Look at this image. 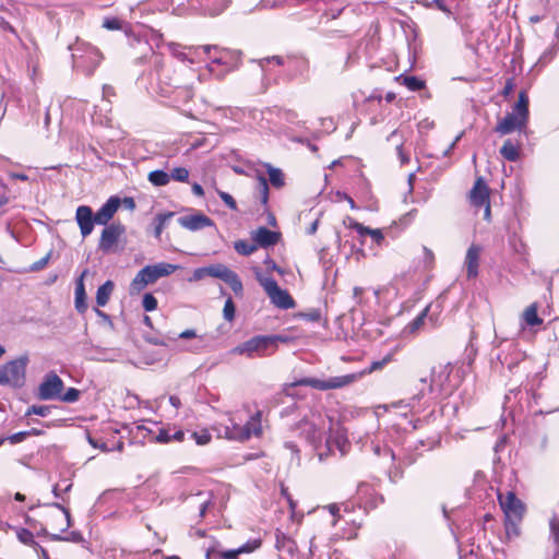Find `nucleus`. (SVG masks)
<instances>
[{
	"label": "nucleus",
	"mask_w": 559,
	"mask_h": 559,
	"mask_svg": "<svg viewBox=\"0 0 559 559\" xmlns=\"http://www.w3.org/2000/svg\"><path fill=\"white\" fill-rule=\"evenodd\" d=\"M171 433H173L171 429H160L156 437V440L158 442H170V441H173Z\"/></svg>",
	"instance_id": "774afa93"
},
{
	"label": "nucleus",
	"mask_w": 559,
	"mask_h": 559,
	"mask_svg": "<svg viewBox=\"0 0 559 559\" xmlns=\"http://www.w3.org/2000/svg\"><path fill=\"white\" fill-rule=\"evenodd\" d=\"M278 239L280 234L272 231L266 227H259L257 230L252 231V240L257 246L262 248H269L276 245Z\"/></svg>",
	"instance_id": "bb28decb"
},
{
	"label": "nucleus",
	"mask_w": 559,
	"mask_h": 559,
	"mask_svg": "<svg viewBox=\"0 0 559 559\" xmlns=\"http://www.w3.org/2000/svg\"><path fill=\"white\" fill-rule=\"evenodd\" d=\"M323 424L321 413L311 411L310 416L305 415L296 428L310 444L317 447L318 442L321 441Z\"/></svg>",
	"instance_id": "1a4fd4ad"
},
{
	"label": "nucleus",
	"mask_w": 559,
	"mask_h": 559,
	"mask_svg": "<svg viewBox=\"0 0 559 559\" xmlns=\"http://www.w3.org/2000/svg\"><path fill=\"white\" fill-rule=\"evenodd\" d=\"M87 270H84L81 276L76 281L75 285V308L80 313H84L87 309L86 293L83 283V278L86 275Z\"/></svg>",
	"instance_id": "c85d7f7f"
},
{
	"label": "nucleus",
	"mask_w": 559,
	"mask_h": 559,
	"mask_svg": "<svg viewBox=\"0 0 559 559\" xmlns=\"http://www.w3.org/2000/svg\"><path fill=\"white\" fill-rule=\"evenodd\" d=\"M188 435H189V439L194 440V442L198 445H205L212 439V437L207 430L188 431Z\"/></svg>",
	"instance_id": "8fccbe9b"
},
{
	"label": "nucleus",
	"mask_w": 559,
	"mask_h": 559,
	"mask_svg": "<svg viewBox=\"0 0 559 559\" xmlns=\"http://www.w3.org/2000/svg\"><path fill=\"white\" fill-rule=\"evenodd\" d=\"M15 533H16L17 539L22 544L27 545V546H32L35 549H37L40 546L38 543H36L34 540V535H33V533L29 530L23 528V527H16L15 528Z\"/></svg>",
	"instance_id": "a19ab883"
},
{
	"label": "nucleus",
	"mask_w": 559,
	"mask_h": 559,
	"mask_svg": "<svg viewBox=\"0 0 559 559\" xmlns=\"http://www.w3.org/2000/svg\"><path fill=\"white\" fill-rule=\"evenodd\" d=\"M206 559H239L237 549H223L222 545L217 540H212L205 548Z\"/></svg>",
	"instance_id": "a878e982"
},
{
	"label": "nucleus",
	"mask_w": 559,
	"mask_h": 559,
	"mask_svg": "<svg viewBox=\"0 0 559 559\" xmlns=\"http://www.w3.org/2000/svg\"><path fill=\"white\" fill-rule=\"evenodd\" d=\"M230 3V0H207V11L215 16L221 14Z\"/></svg>",
	"instance_id": "37998d69"
},
{
	"label": "nucleus",
	"mask_w": 559,
	"mask_h": 559,
	"mask_svg": "<svg viewBox=\"0 0 559 559\" xmlns=\"http://www.w3.org/2000/svg\"><path fill=\"white\" fill-rule=\"evenodd\" d=\"M500 507L504 513L506 519L511 521H521L524 513L523 502L515 496L513 491H507L504 495H498Z\"/></svg>",
	"instance_id": "2eb2a0df"
},
{
	"label": "nucleus",
	"mask_w": 559,
	"mask_h": 559,
	"mask_svg": "<svg viewBox=\"0 0 559 559\" xmlns=\"http://www.w3.org/2000/svg\"><path fill=\"white\" fill-rule=\"evenodd\" d=\"M261 416V412L258 411L243 425L245 433L248 435V440L251 437H260L262 435Z\"/></svg>",
	"instance_id": "c756f323"
},
{
	"label": "nucleus",
	"mask_w": 559,
	"mask_h": 559,
	"mask_svg": "<svg viewBox=\"0 0 559 559\" xmlns=\"http://www.w3.org/2000/svg\"><path fill=\"white\" fill-rule=\"evenodd\" d=\"M361 377V373H347L343 376L330 377L325 380L305 377L294 382L287 384L285 386V392L287 395H292L290 390L295 386H310L320 391L335 390L348 386L356 382Z\"/></svg>",
	"instance_id": "423d86ee"
},
{
	"label": "nucleus",
	"mask_w": 559,
	"mask_h": 559,
	"mask_svg": "<svg viewBox=\"0 0 559 559\" xmlns=\"http://www.w3.org/2000/svg\"><path fill=\"white\" fill-rule=\"evenodd\" d=\"M523 318L525 322L532 326L542 324L543 322L537 314V308L535 305H531L530 307L526 308V310L523 313Z\"/></svg>",
	"instance_id": "a18cd8bd"
},
{
	"label": "nucleus",
	"mask_w": 559,
	"mask_h": 559,
	"mask_svg": "<svg viewBox=\"0 0 559 559\" xmlns=\"http://www.w3.org/2000/svg\"><path fill=\"white\" fill-rule=\"evenodd\" d=\"M62 389L61 378L55 372H49L38 388V397L43 401L56 400L60 396Z\"/></svg>",
	"instance_id": "dca6fc26"
},
{
	"label": "nucleus",
	"mask_w": 559,
	"mask_h": 559,
	"mask_svg": "<svg viewBox=\"0 0 559 559\" xmlns=\"http://www.w3.org/2000/svg\"><path fill=\"white\" fill-rule=\"evenodd\" d=\"M122 353L118 348L93 347L88 354V358L95 361L115 362L121 360Z\"/></svg>",
	"instance_id": "b1692460"
},
{
	"label": "nucleus",
	"mask_w": 559,
	"mask_h": 559,
	"mask_svg": "<svg viewBox=\"0 0 559 559\" xmlns=\"http://www.w3.org/2000/svg\"><path fill=\"white\" fill-rule=\"evenodd\" d=\"M479 245H472L465 255V266L468 278H475L478 275L479 258L481 253Z\"/></svg>",
	"instance_id": "393cba45"
},
{
	"label": "nucleus",
	"mask_w": 559,
	"mask_h": 559,
	"mask_svg": "<svg viewBox=\"0 0 559 559\" xmlns=\"http://www.w3.org/2000/svg\"><path fill=\"white\" fill-rule=\"evenodd\" d=\"M207 270L209 276L224 281L237 296L242 295L243 286L237 273L221 263L209 265Z\"/></svg>",
	"instance_id": "ddd939ff"
},
{
	"label": "nucleus",
	"mask_w": 559,
	"mask_h": 559,
	"mask_svg": "<svg viewBox=\"0 0 559 559\" xmlns=\"http://www.w3.org/2000/svg\"><path fill=\"white\" fill-rule=\"evenodd\" d=\"M95 214H93V211L87 205H80L76 209L75 212V219L80 227L81 235L83 237L88 236L94 228V225L96 224V221H94Z\"/></svg>",
	"instance_id": "4be33fe9"
},
{
	"label": "nucleus",
	"mask_w": 559,
	"mask_h": 559,
	"mask_svg": "<svg viewBox=\"0 0 559 559\" xmlns=\"http://www.w3.org/2000/svg\"><path fill=\"white\" fill-rule=\"evenodd\" d=\"M51 412V407L47 405H32L27 412L26 415L35 414L41 417H47Z\"/></svg>",
	"instance_id": "6e6d98bb"
},
{
	"label": "nucleus",
	"mask_w": 559,
	"mask_h": 559,
	"mask_svg": "<svg viewBox=\"0 0 559 559\" xmlns=\"http://www.w3.org/2000/svg\"><path fill=\"white\" fill-rule=\"evenodd\" d=\"M47 506L61 511V514H57V518L64 521V526L60 528V532L64 533L71 526V515L69 510L59 502H52Z\"/></svg>",
	"instance_id": "79ce46f5"
},
{
	"label": "nucleus",
	"mask_w": 559,
	"mask_h": 559,
	"mask_svg": "<svg viewBox=\"0 0 559 559\" xmlns=\"http://www.w3.org/2000/svg\"><path fill=\"white\" fill-rule=\"evenodd\" d=\"M275 547L281 552L280 559H294L298 552L296 542L278 530L275 533Z\"/></svg>",
	"instance_id": "aec40b11"
},
{
	"label": "nucleus",
	"mask_w": 559,
	"mask_h": 559,
	"mask_svg": "<svg viewBox=\"0 0 559 559\" xmlns=\"http://www.w3.org/2000/svg\"><path fill=\"white\" fill-rule=\"evenodd\" d=\"M254 274L275 307L284 310L295 307L296 304L293 297L286 289H282L273 277L263 275L260 269H254Z\"/></svg>",
	"instance_id": "0eeeda50"
},
{
	"label": "nucleus",
	"mask_w": 559,
	"mask_h": 559,
	"mask_svg": "<svg viewBox=\"0 0 559 559\" xmlns=\"http://www.w3.org/2000/svg\"><path fill=\"white\" fill-rule=\"evenodd\" d=\"M178 224L188 230L197 231L206 227H215V223L212 218L201 212H197L191 215L180 216Z\"/></svg>",
	"instance_id": "a211bd4d"
},
{
	"label": "nucleus",
	"mask_w": 559,
	"mask_h": 559,
	"mask_svg": "<svg viewBox=\"0 0 559 559\" xmlns=\"http://www.w3.org/2000/svg\"><path fill=\"white\" fill-rule=\"evenodd\" d=\"M126 227L120 223H111L105 225L98 242V249L104 253H109L115 250L118 241L124 235Z\"/></svg>",
	"instance_id": "4468645a"
},
{
	"label": "nucleus",
	"mask_w": 559,
	"mask_h": 559,
	"mask_svg": "<svg viewBox=\"0 0 559 559\" xmlns=\"http://www.w3.org/2000/svg\"><path fill=\"white\" fill-rule=\"evenodd\" d=\"M326 452L318 451L320 461H323L329 454L340 453V456L346 455L350 450V442L347 438L346 431L341 426L331 427L329 437L325 441Z\"/></svg>",
	"instance_id": "6e6552de"
},
{
	"label": "nucleus",
	"mask_w": 559,
	"mask_h": 559,
	"mask_svg": "<svg viewBox=\"0 0 559 559\" xmlns=\"http://www.w3.org/2000/svg\"><path fill=\"white\" fill-rule=\"evenodd\" d=\"M269 183L264 176H257V185H255V197L260 200L263 206L267 205L269 202Z\"/></svg>",
	"instance_id": "473e14b6"
},
{
	"label": "nucleus",
	"mask_w": 559,
	"mask_h": 559,
	"mask_svg": "<svg viewBox=\"0 0 559 559\" xmlns=\"http://www.w3.org/2000/svg\"><path fill=\"white\" fill-rule=\"evenodd\" d=\"M167 47L173 57L181 62L189 63H193L195 57H198L200 50H202V46H182L177 43H168Z\"/></svg>",
	"instance_id": "412c9836"
},
{
	"label": "nucleus",
	"mask_w": 559,
	"mask_h": 559,
	"mask_svg": "<svg viewBox=\"0 0 559 559\" xmlns=\"http://www.w3.org/2000/svg\"><path fill=\"white\" fill-rule=\"evenodd\" d=\"M148 181L155 187H163L169 183V173L160 169L153 170L148 174Z\"/></svg>",
	"instance_id": "58836bf2"
},
{
	"label": "nucleus",
	"mask_w": 559,
	"mask_h": 559,
	"mask_svg": "<svg viewBox=\"0 0 559 559\" xmlns=\"http://www.w3.org/2000/svg\"><path fill=\"white\" fill-rule=\"evenodd\" d=\"M142 306L145 311H154L157 308V299L151 293H146L142 299Z\"/></svg>",
	"instance_id": "5fc2aeb1"
},
{
	"label": "nucleus",
	"mask_w": 559,
	"mask_h": 559,
	"mask_svg": "<svg viewBox=\"0 0 559 559\" xmlns=\"http://www.w3.org/2000/svg\"><path fill=\"white\" fill-rule=\"evenodd\" d=\"M120 206V199L116 195L110 197L95 213L97 225H108L109 221L114 217Z\"/></svg>",
	"instance_id": "5701e85b"
},
{
	"label": "nucleus",
	"mask_w": 559,
	"mask_h": 559,
	"mask_svg": "<svg viewBox=\"0 0 559 559\" xmlns=\"http://www.w3.org/2000/svg\"><path fill=\"white\" fill-rule=\"evenodd\" d=\"M372 451H373L374 455L383 456V457L388 459V461L390 463H393L394 460H395V454H394L393 450L390 449L386 445H381L379 443H373L372 444Z\"/></svg>",
	"instance_id": "de8ad7c7"
},
{
	"label": "nucleus",
	"mask_w": 559,
	"mask_h": 559,
	"mask_svg": "<svg viewBox=\"0 0 559 559\" xmlns=\"http://www.w3.org/2000/svg\"><path fill=\"white\" fill-rule=\"evenodd\" d=\"M169 179L178 182H188L189 170L186 167H175L169 173Z\"/></svg>",
	"instance_id": "3c124183"
},
{
	"label": "nucleus",
	"mask_w": 559,
	"mask_h": 559,
	"mask_svg": "<svg viewBox=\"0 0 559 559\" xmlns=\"http://www.w3.org/2000/svg\"><path fill=\"white\" fill-rule=\"evenodd\" d=\"M469 203L476 212L484 210V219L489 221L490 211V191L483 177H478L468 194Z\"/></svg>",
	"instance_id": "9b49d317"
},
{
	"label": "nucleus",
	"mask_w": 559,
	"mask_h": 559,
	"mask_svg": "<svg viewBox=\"0 0 559 559\" xmlns=\"http://www.w3.org/2000/svg\"><path fill=\"white\" fill-rule=\"evenodd\" d=\"M278 342H286V337L281 335H257L237 345L230 353L248 358L264 357L273 354L277 349Z\"/></svg>",
	"instance_id": "7ed1b4c3"
},
{
	"label": "nucleus",
	"mask_w": 559,
	"mask_h": 559,
	"mask_svg": "<svg viewBox=\"0 0 559 559\" xmlns=\"http://www.w3.org/2000/svg\"><path fill=\"white\" fill-rule=\"evenodd\" d=\"M153 64H154L155 73L157 75L160 94L166 97L170 96V94L173 93V87H175V86L171 84H166V86L162 85L163 82H162L160 76H162V72L164 69L163 58L160 56L154 53L153 55Z\"/></svg>",
	"instance_id": "7c9ffc66"
},
{
	"label": "nucleus",
	"mask_w": 559,
	"mask_h": 559,
	"mask_svg": "<svg viewBox=\"0 0 559 559\" xmlns=\"http://www.w3.org/2000/svg\"><path fill=\"white\" fill-rule=\"evenodd\" d=\"M103 27L109 31H117L122 28V21L118 17H106L103 22Z\"/></svg>",
	"instance_id": "bf43d9fd"
},
{
	"label": "nucleus",
	"mask_w": 559,
	"mask_h": 559,
	"mask_svg": "<svg viewBox=\"0 0 559 559\" xmlns=\"http://www.w3.org/2000/svg\"><path fill=\"white\" fill-rule=\"evenodd\" d=\"M235 305L231 299V297H228L225 301L224 309H223V316L226 321H233L235 318Z\"/></svg>",
	"instance_id": "864d4df0"
},
{
	"label": "nucleus",
	"mask_w": 559,
	"mask_h": 559,
	"mask_svg": "<svg viewBox=\"0 0 559 559\" xmlns=\"http://www.w3.org/2000/svg\"><path fill=\"white\" fill-rule=\"evenodd\" d=\"M114 282L109 280L98 287L96 292V304L99 307H104L108 304L109 298L114 292Z\"/></svg>",
	"instance_id": "2f4dec72"
},
{
	"label": "nucleus",
	"mask_w": 559,
	"mask_h": 559,
	"mask_svg": "<svg viewBox=\"0 0 559 559\" xmlns=\"http://www.w3.org/2000/svg\"><path fill=\"white\" fill-rule=\"evenodd\" d=\"M550 526V534L554 538V540L559 544V522L556 518H552L549 522Z\"/></svg>",
	"instance_id": "69168bd1"
},
{
	"label": "nucleus",
	"mask_w": 559,
	"mask_h": 559,
	"mask_svg": "<svg viewBox=\"0 0 559 559\" xmlns=\"http://www.w3.org/2000/svg\"><path fill=\"white\" fill-rule=\"evenodd\" d=\"M205 276H209L207 266L198 267L193 271L192 276L189 278L190 282H197L203 280Z\"/></svg>",
	"instance_id": "680f3d73"
},
{
	"label": "nucleus",
	"mask_w": 559,
	"mask_h": 559,
	"mask_svg": "<svg viewBox=\"0 0 559 559\" xmlns=\"http://www.w3.org/2000/svg\"><path fill=\"white\" fill-rule=\"evenodd\" d=\"M431 3H432V8L440 10L441 12L445 13L447 15L452 14V10L445 3V0H431Z\"/></svg>",
	"instance_id": "e2e57ef3"
},
{
	"label": "nucleus",
	"mask_w": 559,
	"mask_h": 559,
	"mask_svg": "<svg viewBox=\"0 0 559 559\" xmlns=\"http://www.w3.org/2000/svg\"><path fill=\"white\" fill-rule=\"evenodd\" d=\"M202 51L209 56L207 71L218 80L238 69L241 62V53L236 50L221 48L216 45H203Z\"/></svg>",
	"instance_id": "f03ea898"
},
{
	"label": "nucleus",
	"mask_w": 559,
	"mask_h": 559,
	"mask_svg": "<svg viewBox=\"0 0 559 559\" xmlns=\"http://www.w3.org/2000/svg\"><path fill=\"white\" fill-rule=\"evenodd\" d=\"M432 306L428 305L415 319H413L406 326L411 333L417 332L425 323L428 313L431 311Z\"/></svg>",
	"instance_id": "4c0bfd02"
},
{
	"label": "nucleus",
	"mask_w": 559,
	"mask_h": 559,
	"mask_svg": "<svg viewBox=\"0 0 559 559\" xmlns=\"http://www.w3.org/2000/svg\"><path fill=\"white\" fill-rule=\"evenodd\" d=\"M217 194L229 210L237 211V203L229 193L222 190H217Z\"/></svg>",
	"instance_id": "13d9d810"
},
{
	"label": "nucleus",
	"mask_w": 559,
	"mask_h": 559,
	"mask_svg": "<svg viewBox=\"0 0 559 559\" xmlns=\"http://www.w3.org/2000/svg\"><path fill=\"white\" fill-rule=\"evenodd\" d=\"M180 266L167 262L150 264L141 269L130 284V294H140L147 285L156 283L159 278L169 276Z\"/></svg>",
	"instance_id": "39448f33"
},
{
	"label": "nucleus",
	"mask_w": 559,
	"mask_h": 559,
	"mask_svg": "<svg viewBox=\"0 0 559 559\" xmlns=\"http://www.w3.org/2000/svg\"><path fill=\"white\" fill-rule=\"evenodd\" d=\"M218 435L228 440L247 441L248 435L245 433L243 425H240L233 417H228L227 423L221 425L217 429Z\"/></svg>",
	"instance_id": "6ab92c4d"
},
{
	"label": "nucleus",
	"mask_w": 559,
	"mask_h": 559,
	"mask_svg": "<svg viewBox=\"0 0 559 559\" xmlns=\"http://www.w3.org/2000/svg\"><path fill=\"white\" fill-rule=\"evenodd\" d=\"M50 538L52 540H64V542H72V543H82L84 540L83 535L78 531H72V532L68 533L67 535L51 534Z\"/></svg>",
	"instance_id": "09e8293b"
},
{
	"label": "nucleus",
	"mask_w": 559,
	"mask_h": 559,
	"mask_svg": "<svg viewBox=\"0 0 559 559\" xmlns=\"http://www.w3.org/2000/svg\"><path fill=\"white\" fill-rule=\"evenodd\" d=\"M261 546H262L261 538H251L236 549H237L238 555L240 556L241 554H251V552L258 550Z\"/></svg>",
	"instance_id": "c03bdc74"
},
{
	"label": "nucleus",
	"mask_w": 559,
	"mask_h": 559,
	"mask_svg": "<svg viewBox=\"0 0 559 559\" xmlns=\"http://www.w3.org/2000/svg\"><path fill=\"white\" fill-rule=\"evenodd\" d=\"M267 174H269V180L271 185L276 188L281 189L285 185L284 174L280 168L273 167L271 164H265Z\"/></svg>",
	"instance_id": "c9c22d12"
},
{
	"label": "nucleus",
	"mask_w": 559,
	"mask_h": 559,
	"mask_svg": "<svg viewBox=\"0 0 559 559\" xmlns=\"http://www.w3.org/2000/svg\"><path fill=\"white\" fill-rule=\"evenodd\" d=\"M27 438H28L27 432L25 430V431H19L16 433L11 435L10 437H8V440L11 444H17L20 442H23Z\"/></svg>",
	"instance_id": "338daca9"
},
{
	"label": "nucleus",
	"mask_w": 559,
	"mask_h": 559,
	"mask_svg": "<svg viewBox=\"0 0 559 559\" xmlns=\"http://www.w3.org/2000/svg\"><path fill=\"white\" fill-rule=\"evenodd\" d=\"M174 216V212L159 213L154 218V235L159 238L164 228L167 226L170 218Z\"/></svg>",
	"instance_id": "e433bc0d"
},
{
	"label": "nucleus",
	"mask_w": 559,
	"mask_h": 559,
	"mask_svg": "<svg viewBox=\"0 0 559 559\" xmlns=\"http://www.w3.org/2000/svg\"><path fill=\"white\" fill-rule=\"evenodd\" d=\"M451 364H439L431 370L430 383L425 378L419 380L421 388L408 401L401 400L392 404L395 408L409 407L413 414H420L429 409L428 416L435 412L438 396L451 395L459 385L457 379L451 376Z\"/></svg>",
	"instance_id": "f257e3e1"
},
{
	"label": "nucleus",
	"mask_w": 559,
	"mask_h": 559,
	"mask_svg": "<svg viewBox=\"0 0 559 559\" xmlns=\"http://www.w3.org/2000/svg\"><path fill=\"white\" fill-rule=\"evenodd\" d=\"M80 397V391L75 388H69L63 395L60 394L58 399L67 403H74Z\"/></svg>",
	"instance_id": "4d7b16f0"
},
{
	"label": "nucleus",
	"mask_w": 559,
	"mask_h": 559,
	"mask_svg": "<svg viewBox=\"0 0 559 559\" xmlns=\"http://www.w3.org/2000/svg\"><path fill=\"white\" fill-rule=\"evenodd\" d=\"M557 49L558 48H557L556 45H552V46L548 47L542 53V56L539 57V59H538L536 64H539L540 67H544V66L548 64L554 59V57L556 56Z\"/></svg>",
	"instance_id": "603ef678"
},
{
	"label": "nucleus",
	"mask_w": 559,
	"mask_h": 559,
	"mask_svg": "<svg viewBox=\"0 0 559 559\" xmlns=\"http://www.w3.org/2000/svg\"><path fill=\"white\" fill-rule=\"evenodd\" d=\"M500 154L509 162H516L520 158V147L511 140H507L500 148Z\"/></svg>",
	"instance_id": "72a5a7b5"
},
{
	"label": "nucleus",
	"mask_w": 559,
	"mask_h": 559,
	"mask_svg": "<svg viewBox=\"0 0 559 559\" xmlns=\"http://www.w3.org/2000/svg\"><path fill=\"white\" fill-rule=\"evenodd\" d=\"M397 81L412 92H417L425 87V81L414 75H400Z\"/></svg>",
	"instance_id": "f704fd0d"
},
{
	"label": "nucleus",
	"mask_w": 559,
	"mask_h": 559,
	"mask_svg": "<svg viewBox=\"0 0 559 559\" xmlns=\"http://www.w3.org/2000/svg\"><path fill=\"white\" fill-rule=\"evenodd\" d=\"M212 491H199L198 493L190 496L189 503L199 509L200 518H204L209 507L212 504Z\"/></svg>",
	"instance_id": "cd10ccee"
},
{
	"label": "nucleus",
	"mask_w": 559,
	"mask_h": 559,
	"mask_svg": "<svg viewBox=\"0 0 559 559\" xmlns=\"http://www.w3.org/2000/svg\"><path fill=\"white\" fill-rule=\"evenodd\" d=\"M274 62L276 66L285 67L292 76H304L308 73L309 61L301 56H294L283 59L278 56L264 58L259 61L262 71H266V64Z\"/></svg>",
	"instance_id": "9d476101"
},
{
	"label": "nucleus",
	"mask_w": 559,
	"mask_h": 559,
	"mask_svg": "<svg viewBox=\"0 0 559 559\" xmlns=\"http://www.w3.org/2000/svg\"><path fill=\"white\" fill-rule=\"evenodd\" d=\"M527 124V119L516 112H508L496 126L495 132L506 135L514 131H521Z\"/></svg>",
	"instance_id": "f3484780"
},
{
	"label": "nucleus",
	"mask_w": 559,
	"mask_h": 559,
	"mask_svg": "<svg viewBox=\"0 0 559 559\" xmlns=\"http://www.w3.org/2000/svg\"><path fill=\"white\" fill-rule=\"evenodd\" d=\"M49 259L50 253H47L45 257H43L41 259H39L38 261L34 262L31 265V271L36 272L43 270L47 265Z\"/></svg>",
	"instance_id": "0e129e2a"
},
{
	"label": "nucleus",
	"mask_w": 559,
	"mask_h": 559,
	"mask_svg": "<svg viewBox=\"0 0 559 559\" xmlns=\"http://www.w3.org/2000/svg\"><path fill=\"white\" fill-rule=\"evenodd\" d=\"M234 248L239 254L250 255L258 249V246L255 242L252 243L246 240H238L234 243Z\"/></svg>",
	"instance_id": "49530a36"
},
{
	"label": "nucleus",
	"mask_w": 559,
	"mask_h": 559,
	"mask_svg": "<svg viewBox=\"0 0 559 559\" xmlns=\"http://www.w3.org/2000/svg\"><path fill=\"white\" fill-rule=\"evenodd\" d=\"M27 358L21 357L19 359L9 361L0 368V385L10 384L13 386H21L25 380Z\"/></svg>",
	"instance_id": "f8f14e48"
},
{
	"label": "nucleus",
	"mask_w": 559,
	"mask_h": 559,
	"mask_svg": "<svg viewBox=\"0 0 559 559\" xmlns=\"http://www.w3.org/2000/svg\"><path fill=\"white\" fill-rule=\"evenodd\" d=\"M350 228L355 229L360 237H365L367 235L370 236V231H372V228H369L358 222H352Z\"/></svg>",
	"instance_id": "052dcab7"
},
{
	"label": "nucleus",
	"mask_w": 559,
	"mask_h": 559,
	"mask_svg": "<svg viewBox=\"0 0 559 559\" xmlns=\"http://www.w3.org/2000/svg\"><path fill=\"white\" fill-rule=\"evenodd\" d=\"M69 49L72 51L73 68L86 75H91L103 59L102 52L95 46L81 39H76Z\"/></svg>",
	"instance_id": "20e7f679"
},
{
	"label": "nucleus",
	"mask_w": 559,
	"mask_h": 559,
	"mask_svg": "<svg viewBox=\"0 0 559 559\" xmlns=\"http://www.w3.org/2000/svg\"><path fill=\"white\" fill-rule=\"evenodd\" d=\"M513 112L526 118L528 120V96L524 91L519 94V99L513 106Z\"/></svg>",
	"instance_id": "ea45409f"
}]
</instances>
